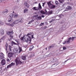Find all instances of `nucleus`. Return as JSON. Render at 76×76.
Segmentation results:
<instances>
[{"label":"nucleus","instance_id":"nucleus-29","mask_svg":"<svg viewBox=\"0 0 76 76\" xmlns=\"http://www.w3.org/2000/svg\"><path fill=\"white\" fill-rule=\"evenodd\" d=\"M59 3H63V2H64V0H58Z\"/></svg>","mask_w":76,"mask_h":76},{"label":"nucleus","instance_id":"nucleus-22","mask_svg":"<svg viewBox=\"0 0 76 76\" xmlns=\"http://www.w3.org/2000/svg\"><path fill=\"white\" fill-rule=\"evenodd\" d=\"M13 20L12 19V18L10 17L8 19V22H12Z\"/></svg>","mask_w":76,"mask_h":76},{"label":"nucleus","instance_id":"nucleus-40","mask_svg":"<svg viewBox=\"0 0 76 76\" xmlns=\"http://www.w3.org/2000/svg\"><path fill=\"white\" fill-rule=\"evenodd\" d=\"M42 4V6L43 7H44V5H45V3H43Z\"/></svg>","mask_w":76,"mask_h":76},{"label":"nucleus","instance_id":"nucleus-18","mask_svg":"<svg viewBox=\"0 0 76 76\" xmlns=\"http://www.w3.org/2000/svg\"><path fill=\"white\" fill-rule=\"evenodd\" d=\"M3 14H4V13H7V10L5 9L2 12Z\"/></svg>","mask_w":76,"mask_h":76},{"label":"nucleus","instance_id":"nucleus-8","mask_svg":"<svg viewBox=\"0 0 76 76\" xmlns=\"http://www.w3.org/2000/svg\"><path fill=\"white\" fill-rule=\"evenodd\" d=\"M71 40L69 39V38L68 39V40L64 42V43H63L64 44H69L70 43Z\"/></svg>","mask_w":76,"mask_h":76},{"label":"nucleus","instance_id":"nucleus-50","mask_svg":"<svg viewBox=\"0 0 76 76\" xmlns=\"http://www.w3.org/2000/svg\"><path fill=\"white\" fill-rule=\"evenodd\" d=\"M23 22V20H22V19H21L20 20V22Z\"/></svg>","mask_w":76,"mask_h":76},{"label":"nucleus","instance_id":"nucleus-13","mask_svg":"<svg viewBox=\"0 0 76 76\" xmlns=\"http://www.w3.org/2000/svg\"><path fill=\"white\" fill-rule=\"evenodd\" d=\"M57 61L56 58H53L51 59V61L52 62H56Z\"/></svg>","mask_w":76,"mask_h":76},{"label":"nucleus","instance_id":"nucleus-37","mask_svg":"<svg viewBox=\"0 0 76 76\" xmlns=\"http://www.w3.org/2000/svg\"><path fill=\"white\" fill-rule=\"evenodd\" d=\"M63 49L64 50H65L66 49V48L65 46L63 47Z\"/></svg>","mask_w":76,"mask_h":76},{"label":"nucleus","instance_id":"nucleus-51","mask_svg":"<svg viewBox=\"0 0 76 76\" xmlns=\"http://www.w3.org/2000/svg\"><path fill=\"white\" fill-rule=\"evenodd\" d=\"M6 70V68H5L4 69V71H5Z\"/></svg>","mask_w":76,"mask_h":76},{"label":"nucleus","instance_id":"nucleus-16","mask_svg":"<svg viewBox=\"0 0 76 76\" xmlns=\"http://www.w3.org/2000/svg\"><path fill=\"white\" fill-rule=\"evenodd\" d=\"M9 49L10 50V52L11 53L12 52V50H13L12 49V48H13V47H12L11 46L9 45Z\"/></svg>","mask_w":76,"mask_h":76},{"label":"nucleus","instance_id":"nucleus-52","mask_svg":"<svg viewBox=\"0 0 76 76\" xmlns=\"http://www.w3.org/2000/svg\"><path fill=\"white\" fill-rule=\"evenodd\" d=\"M20 36H21L20 35H18V37L19 38H20Z\"/></svg>","mask_w":76,"mask_h":76},{"label":"nucleus","instance_id":"nucleus-24","mask_svg":"<svg viewBox=\"0 0 76 76\" xmlns=\"http://www.w3.org/2000/svg\"><path fill=\"white\" fill-rule=\"evenodd\" d=\"M55 3L56 5H57V6H58L59 5V3H58V1H55Z\"/></svg>","mask_w":76,"mask_h":76},{"label":"nucleus","instance_id":"nucleus-39","mask_svg":"<svg viewBox=\"0 0 76 76\" xmlns=\"http://www.w3.org/2000/svg\"><path fill=\"white\" fill-rule=\"evenodd\" d=\"M24 37H21V38H20V39H21V40H23L24 39Z\"/></svg>","mask_w":76,"mask_h":76},{"label":"nucleus","instance_id":"nucleus-4","mask_svg":"<svg viewBox=\"0 0 76 76\" xmlns=\"http://www.w3.org/2000/svg\"><path fill=\"white\" fill-rule=\"evenodd\" d=\"M7 34L8 35L10 36V37L12 38H13L14 37L13 35L14 34V32L13 30H12L11 31H9L8 32H7Z\"/></svg>","mask_w":76,"mask_h":76},{"label":"nucleus","instance_id":"nucleus-48","mask_svg":"<svg viewBox=\"0 0 76 76\" xmlns=\"http://www.w3.org/2000/svg\"><path fill=\"white\" fill-rule=\"evenodd\" d=\"M34 21V20H31V23H32V22H33Z\"/></svg>","mask_w":76,"mask_h":76},{"label":"nucleus","instance_id":"nucleus-20","mask_svg":"<svg viewBox=\"0 0 76 76\" xmlns=\"http://www.w3.org/2000/svg\"><path fill=\"white\" fill-rule=\"evenodd\" d=\"M34 48V46L33 45H31L30 46V48L29 50L30 51L32 49H33Z\"/></svg>","mask_w":76,"mask_h":76},{"label":"nucleus","instance_id":"nucleus-62","mask_svg":"<svg viewBox=\"0 0 76 76\" xmlns=\"http://www.w3.org/2000/svg\"><path fill=\"white\" fill-rule=\"evenodd\" d=\"M10 40L12 39V38H10Z\"/></svg>","mask_w":76,"mask_h":76},{"label":"nucleus","instance_id":"nucleus-55","mask_svg":"<svg viewBox=\"0 0 76 76\" xmlns=\"http://www.w3.org/2000/svg\"><path fill=\"white\" fill-rule=\"evenodd\" d=\"M64 5H65V4H64L62 5L63 7H64Z\"/></svg>","mask_w":76,"mask_h":76},{"label":"nucleus","instance_id":"nucleus-42","mask_svg":"<svg viewBox=\"0 0 76 76\" xmlns=\"http://www.w3.org/2000/svg\"><path fill=\"white\" fill-rule=\"evenodd\" d=\"M7 61L8 62H10V59L9 58H7Z\"/></svg>","mask_w":76,"mask_h":76},{"label":"nucleus","instance_id":"nucleus-43","mask_svg":"<svg viewBox=\"0 0 76 76\" xmlns=\"http://www.w3.org/2000/svg\"><path fill=\"white\" fill-rule=\"evenodd\" d=\"M34 56V55L32 53V55H31L30 56L31 57H32L33 56Z\"/></svg>","mask_w":76,"mask_h":76},{"label":"nucleus","instance_id":"nucleus-12","mask_svg":"<svg viewBox=\"0 0 76 76\" xmlns=\"http://www.w3.org/2000/svg\"><path fill=\"white\" fill-rule=\"evenodd\" d=\"M75 37H69V39L70 40V42H72V41L74 40Z\"/></svg>","mask_w":76,"mask_h":76},{"label":"nucleus","instance_id":"nucleus-7","mask_svg":"<svg viewBox=\"0 0 76 76\" xmlns=\"http://www.w3.org/2000/svg\"><path fill=\"white\" fill-rule=\"evenodd\" d=\"M15 64V63H14L13 62H12L10 64L7 66V68L8 69V68L11 67L12 66H14Z\"/></svg>","mask_w":76,"mask_h":76},{"label":"nucleus","instance_id":"nucleus-41","mask_svg":"<svg viewBox=\"0 0 76 76\" xmlns=\"http://www.w3.org/2000/svg\"><path fill=\"white\" fill-rule=\"evenodd\" d=\"M3 40V39L2 38H1V39H0V43Z\"/></svg>","mask_w":76,"mask_h":76},{"label":"nucleus","instance_id":"nucleus-46","mask_svg":"<svg viewBox=\"0 0 76 76\" xmlns=\"http://www.w3.org/2000/svg\"><path fill=\"white\" fill-rule=\"evenodd\" d=\"M33 36H34V35H31V38H34Z\"/></svg>","mask_w":76,"mask_h":76},{"label":"nucleus","instance_id":"nucleus-27","mask_svg":"<svg viewBox=\"0 0 76 76\" xmlns=\"http://www.w3.org/2000/svg\"><path fill=\"white\" fill-rule=\"evenodd\" d=\"M10 18H13V14L12 13L10 14Z\"/></svg>","mask_w":76,"mask_h":76},{"label":"nucleus","instance_id":"nucleus-36","mask_svg":"<svg viewBox=\"0 0 76 76\" xmlns=\"http://www.w3.org/2000/svg\"><path fill=\"white\" fill-rule=\"evenodd\" d=\"M54 47L53 45H52L51 46H50L49 47L50 48H53Z\"/></svg>","mask_w":76,"mask_h":76},{"label":"nucleus","instance_id":"nucleus-60","mask_svg":"<svg viewBox=\"0 0 76 76\" xmlns=\"http://www.w3.org/2000/svg\"><path fill=\"white\" fill-rule=\"evenodd\" d=\"M2 1L1 0H0V3H1V2Z\"/></svg>","mask_w":76,"mask_h":76},{"label":"nucleus","instance_id":"nucleus-19","mask_svg":"<svg viewBox=\"0 0 76 76\" xmlns=\"http://www.w3.org/2000/svg\"><path fill=\"white\" fill-rule=\"evenodd\" d=\"M0 32H1V34L3 35L4 34V31L3 29L1 30L0 31Z\"/></svg>","mask_w":76,"mask_h":76},{"label":"nucleus","instance_id":"nucleus-56","mask_svg":"<svg viewBox=\"0 0 76 76\" xmlns=\"http://www.w3.org/2000/svg\"><path fill=\"white\" fill-rule=\"evenodd\" d=\"M37 2H35V4H37Z\"/></svg>","mask_w":76,"mask_h":76},{"label":"nucleus","instance_id":"nucleus-64","mask_svg":"<svg viewBox=\"0 0 76 76\" xmlns=\"http://www.w3.org/2000/svg\"><path fill=\"white\" fill-rule=\"evenodd\" d=\"M1 50V48H0V51Z\"/></svg>","mask_w":76,"mask_h":76},{"label":"nucleus","instance_id":"nucleus-15","mask_svg":"<svg viewBox=\"0 0 76 76\" xmlns=\"http://www.w3.org/2000/svg\"><path fill=\"white\" fill-rule=\"evenodd\" d=\"M1 56H0V58L1 59H2V58H3L4 57V54H3V53H0Z\"/></svg>","mask_w":76,"mask_h":76},{"label":"nucleus","instance_id":"nucleus-23","mask_svg":"<svg viewBox=\"0 0 76 76\" xmlns=\"http://www.w3.org/2000/svg\"><path fill=\"white\" fill-rule=\"evenodd\" d=\"M57 65V64H54L52 65V67L53 68H54V67H56Z\"/></svg>","mask_w":76,"mask_h":76},{"label":"nucleus","instance_id":"nucleus-59","mask_svg":"<svg viewBox=\"0 0 76 76\" xmlns=\"http://www.w3.org/2000/svg\"><path fill=\"white\" fill-rule=\"evenodd\" d=\"M4 67V66L1 67V69H2V68H3Z\"/></svg>","mask_w":76,"mask_h":76},{"label":"nucleus","instance_id":"nucleus-53","mask_svg":"<svg viewBox=\"0 0 76 76\" xmlns=\"http://www.w3.org/2000/svg\"><path fill=\"white\" fill-rule=\"evenodd\" d=\"M69 59H67V60L65 61L64 63H66V62Z\"/></svg>","mask_w":76,"mask_h":76},{"label":"nucleus","instance_id":"nucleus-3","mask_svg":"<svg viewBox=\"0 0 76 76\" xmlns=\"http://www.w3.org/2000/svg\"><path fill=\"white\" fill-rule=\"evenodd\" d=\"M15 62L16 66H18L19 64H22V62L20 61V58L18 57L16 58Z\"/></svg>","mask_w":76,"mask_h":76},{"label":"nucleus","instance_id":"nucleus-25","mask_svg":"<svg viewBox=\"0 0 76 76\" xmlns=\"http://www.w3.org/2000/svg\"><path fill=\"white\" fill-rule=\"evenodd\" d=\"M28 9H25L24 10V13H25L26 12H28Z\"/></svg>","mask_w":76,"mask_h":76},{"label":"nucleus","instance_id":"nucleus-54","mask_svg":"<svg viewBox=\"0 0 76 76\" xmlns=\"http://www.w3.org/2000/svg\"><path fill=\"white\" fill-rule=\"evenodd\" d=\"M42 18H44L45 16H44V15H42Z\"/></svg>","mask_w":76,"mask_h":76},{"label":"nucleus","instance_id":"nucleus-9","mask_svg":"<svg viewBox=\"0 0 76 76\" xmlns=\"http://www.w3.org/2000/svg\"><path fill=\"white\" fill-rule=\"evenodd\" d=\"M38 15H37L35 16V18L36 19H37V20H41V19H42L41 17V16H39L38 17Z\"/></svg>","mask_w":76,"mask_h":76},{"label":"nucleus","instance_id":"nucleus-44","mask_svg":"<svg viewBox=\"0 0 76 76\" xmlns=\"http://www.w3.org/2000/svg\"><path fill=\"white\" fill-rule=\"evenodd\" d=\"M44 23H41L40 24V25H41V26H42V25H44Z\"/></svg>","mask_w":76,"mask_h":76},{"label":"nucleus","instance_id":"nucleus-57","mask_svg":"<svg viewBox=\"0 0 76 76\" xmlns=\"http://www.w3.org/2000/svg\"><path fill=\"white\" fill-rule=\"evenodd\" d=\"M52 20H51V21H50V23H51V22H52Z\"/></svg>","mask_w":76,"mask_h":76},{"label":"nucleus","instance_id":"nucleus-31","mask_svg":"<svg viewBox=\"0 0 76 76\" xmlns=\"http://www.w3.org/2000/svg\"><path fill=\"white\" fill-rule=\"evenodd\" d=\"M17 16H18V14H16L15 15H13V18H16L17 17Z\"/></svg>","mask_w":76,"mask_h":76},{"label":"nucleus","instance_id":"nucleus-30","mask_svg":"<svg viewBox=\"0 0 76 76\" xmlns=\"http://www.w3.org/2000/svg\"><path fill=\"white\" fill-rule=\"evenodd\" d=\"M4 24V23L2 21L0 20V25H3Z\"/></svg>","mask_w":76,"mask_h":76},{"label":"nucleus","instance_id":"nucleus-35","mask_svg":"<svg viewBox=\"0 0 76 76\" xmlns=\"http://www.w3.org/2000/svg\"><path fill=\"white\" fill-rule=\"evenodd\" d=\"M48 14H52L53 12H52V11H50V12H48Z\"/></svg>","mask_w":76,"mask_h":76},{"label":"nucleus","instance_id":"nucleus-5","mask_svg":"<svg viewBox=\"0 0 76 76\" xmlns=\"http://www.w3.org/2000/svg\"><path fill=\"white\" fill-rule=\"evenodd\" d=\"M19 23V22L18 20H16L13 22V23H12V24H9V25H10L11 26H14V24H18V23Z\"/></svg>","mask_w":76,"mask_h":76},{"label":"nucleus","instance_id":"nucleus-38","mask_svg":"<svg viewBox=\"0 0 76 76\" xmlns=\"http://www.w3.org/2000/svg\"><path fill=\"white\" fill-rule=\"evenodd\" d=\"M14 53H17L18 52V51H16V50H15L14 51Z\"/></svg>","mask_w":76,"mask_h":76},{"label":"nucleus","instance_id":"nucleus-45","mask_svg":"<svg viewBox=\"0 0 76 76\" xmlns=\"http://www.w3.org/2000/svg\"><path fill=\"white\" fill-rule=\"evenodd\" d=\"M44 11H45V13H46L47 12V10H45Z\"/></svg>","mask_w":76,"mask_h":76},{"label":"nucleus","instance_id":"nucleus-2","mask_svg":"<svg viewBox=\"0 0 76 76\" xmlns=\"http://www.w3.org/2000/svg\"><path fill=\"white\" fill-rule=\"evenodd\" d=\"M41 9H42V7L40 3L39 4V7H34L33 8V10H36L37 11H38L39 10H41Z\"/></svg>","mask_w":76,"mask_h":76},{"label":"nucleus","instance_id":"nucleus-34","mask_svg":"<svg viewBox=\"0 0 76 76\" xmlns=\"http://www.w3.org/2000/svg\"><path fill=\"white\" fill-rule=\"evenodd\" d=\"M41 13H42V14H45V12L43 11L42 10L40 12Z\"/></svg>","mask_w":76,"mask_h":76},{"label":"nucleus","instance_id":"nucleus-26","mask_svg":"<svg viewBox=\"0 0 76 76\" xmlns=\"http://www.w3.org/2000/svg\"><path fill=\"white\" fill-rule=\"evenodd\" d=\"M6 47V52L7 53H8V51H7V48L8 47V44H6L5 45Z\"/></svg>","mask_w":76,"mask_h":76},{"label":"nucleus","instance_id":"nucleus-1","mask_svg":"<svg viewBox=\"0 0 76 76\" xmlns=\"http://www.w3.org/2000/svg\"><path fill=\"white\" fill-rule=\"evenodd\" d=\"M31 34L30 33H28L27 35V38H25V40L26 42H28L29 41H30V42L31 41V37L29 36V35H31Z\"/></svg>","mask_w":76,"mask_h":76},{"label":"nucleus","instance_id":"nucleus-11","mask_svg":"<svg viewBox=\"0 0 76 76\" xmlns=\"http://www.w3.org/2000/svg\"><path fill=\"white\" fill-rule=\"evenodd\" d=\"M24 5L25 6L27 7V8H29V5L28 4V3L26 2H25L24 3Z\"/></svg>","mask_w":76,"mask_h":76},{"label":"nucleus","instance_id":"nucleus-61","mask_svg":"<svg viewBox=\"0 0 76 76\" xmlns=\"http://www.w3.org/2000/svg\"><path fill=\"white\" fill-rule=\"evenodd\" d=\"M61 48H60V50H61Z\"/></svg>","mask_w":76,"mask_h":76},{"label":"nucleus","instance_id":"nucleus-33","mask_svg":"<svg viewBox=\"0 0 76 76\" xmlns=\"http://www.w3.org/2000/svg\"><path fill=\"white\" fill-rule=\"evenodd\" d=\"M19 53H20V52L22 51V49L20 47H19Z\"/></svg>","mask_w":76,"mask_h":76},{"label":"nucleus","instance_id":"nucleus-17","mask_svg":"<svg viewBox=\"0 0 76 76\" xmlns=\"http://www.w3.org/2000/svg\"><path fill=\"white\" fill-rule=\"evenodd\" d=\"M66 9L68 10H70L72 9V7L70 6H68L66 7Z\"/></svg>","mask_w":76,"mask_h":76},{"label":"nucleus","instance_id":"nucleus-14","mask_svg":"<svg viewBox=\"0 0 76 76\" xmlns=\"http://www.w3.org/2000/svg\"><path fill=\"white\" fill-rule=\"evenodd\" d=\"M55 7H56V6L52 4H51L49 7L50 9H54V8H55Z\"/></svg>","mask_w":76,"mask_h":76},{"label":"nucleus","instance_id":"nucleus-21","mask_svg":"<svg viewBox=\"0 0 76 76\" xmlns=\"http://www.w3.org/2000/svg\"><path fill=\"white\" fill-rule=\"evenodd\" d=\"M22 59L23 60H26V56H22Z\"/></svg>","mask_w":76,"mask_h":76},{"label":"nucleus","instance_id":"nucleus-63","mask_svg":"<svg viewBox=\"0 0 76 76\" xmlns=\"http://www.w3.org/2000/svg\"><path fill=\"white\" fill-rule=\"evenodd\" d=\"M14 11H13V13H14Z\"/></svg>","mask_w":76,"mask_h":76},{"label":"nucleus","instance_id":"nucleus-58","mask_svg":"<svg viewBox=\"0 0 76 76\" xmlns=\"http://www.w3.org/2000/svg\"><path fill=\"white\" fill-rule=\"evenodd\" d=\"M45 50H48V48H45Z\"/></svg>","mask_w":76,"mask_h":76},{"label":"nucleus","instance_id":"nucleus-28","mask_svg":"<svg viewBox=\"0 0 76 76\" xmlns=\"http://www.w3.org/2000/svg\"><path fill=\"white\" fill-rule=\"evenodd\" d=\"M49 7L52 4H51V1H50L47 3Z\"/></svg>","mask_w":76,"mask_h":76},{"label":"nucleus","instance_id":"nucleus-49","mask_svg":"<svg viewBox=\"0 0 76 76\" xmlns=\"http://www.w3.org/2000/svg\"><path fill=\"white\" fill-rule=\"evenodd\" d=\"M31 23H32L31 21H29V23H28V24H31Z\"/></svg>","mask_w":76,"mask_h":76},{"label":"nucleus","instance_id":"nucleus-10","mask_svg":"<svg viewBox=\"0 0 76 76\" xmlns=\"http://www.w3.org/2000/svg\"><path fill=\"white\" fill-rule=\"evenodd\" d=\"M13 53H9L8 55V58H10L13 57Z\"/></svg>","mask_w":76,"mask_h":76},{"label":"nucleus","instance_id":"nucleus-47","mask_svg":"<svg viewBox=\"0 0 76 76\" xmlns=\"http://www.w3.org/2000/svg\"><path fill=\"white\" fill-rule=\"evenodd\" d=\"M51 20L52 21V22H53L55 20V19H52Z\"/></svg>","mask_w":76,"mask_h":76},{"label":"nucleus","instance_id":"nucleus-32","mask_svg":"<svg viewBox=\"0 0 76 76\" xmlns=\"http://www.w3.org/2000/svg\"><path fill=\"white\" fill-rule=\"evenodd\" d=\"M11 43L12 44V45H17V44L16 43H15V42H14L13 41H12V42Z\"/></svg>","mask_w":76,"mask_h":76},{"label":"nucleus","instance_id":"nucleus-6","mask_svg":"<svg viewBox=\"0 0 76 76\" xmlns=\"http://www.w3.org/2000/svg\"><path fill=\"white\" fill-rule=\"evenodd\" d=\"M1 65L3 66L6 64V61L4 59H2L1 61Z\"/></svg>","mask_w":76,"mask_h":76}]
</instances>
